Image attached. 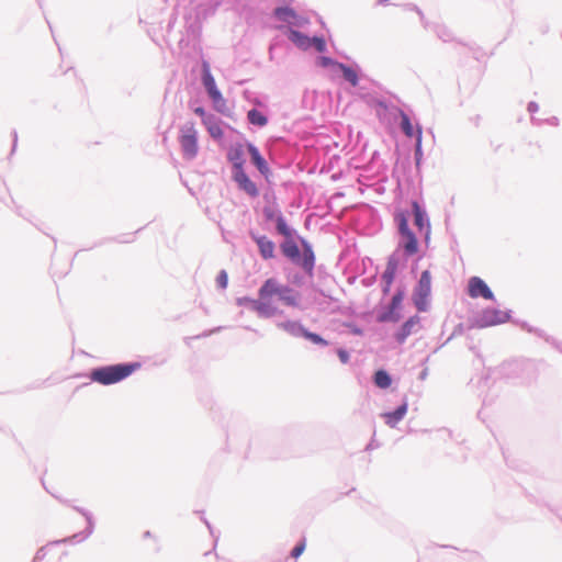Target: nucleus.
Masks as SVG:
<instances>
[{
  "mask_svg": "<svg viewBox=\"0 0 562 562\" xmlns=\"http://www.w3.org/2000/svg\"><path fill=\"white\" fill-rule=\"evenodd\" d=\"M282 252L285 257L297 262L300 259V249L293 240H288L281 246Z\"/></svg>",
  "mask_w": 562,
  "mask_h": 562,
  "instance_id": "17",
  "label": "nucleus"
},
{
  "mask_svg": "<svg viewBox=\"0 0 562 562\" xmlns=\"http://www.w3.org/2000/svg\"><path fill=\"white\" fill-rule=\"evenodd\" d=\"M273 13L278 20L290 25L302 26L308 22L306 19L299 16L293 9L288 7L277 8Z\"/></svg>",
  "mask_w": 562,
  "mask_h": 562,
  "instance_id": "9",
  "label": "nucleus"
},
{
  "mask_svg": "<svg viewBox=\"0 0 562 562\" xmlns=\"http://www.w3.org/2000/svg\"><path fill=\"white\" fill-rule=\"evenodd\" d=\"M419 321L418 316H413L403 324L401 330L396 334V339L400 344L404 342L405 339L414 331V329L419 325Z\"/></svg>",
  "mask_w": 562,
  "mask_h": 562,
  "instance_id": "11",
  "label": "nucleus"
},
{
  "mask_svg": "<svg viewBox=\"0 0 562 562\" xmlns=\"http://www.w3.org/2000/svg\"><path fill=\"white\" fill-rule=\"evenodd\" d=\"M237 170L235 173V180L239 187L251 196L258 195L256 184L247 177L240 165H235Z\"/></svg>",
  "mask_w": 562,
  "mask_h": 562,
  "instance_id": "10",
  "label": "nucleus"
},
{
  "mask_svg": "<svg viewBox=\"0 0 562 562\" xmlns=\"http://www.w3.org/2000/svg\"><path fill=\"white\" fill-rule=\"evenodd\" d=\"M338 357L341 360L342 363H347L349 360V355L346 350H338Z\"/></svg>",
  "mask_w": 562,
  "mask_h": 562,
  "instance_id": "32",
  "label": "nucleus"
},
{
  "mask_svg": "<svg viewBox=\"0 0 562 562\" xmlns=\"http://www.w3.org/2000/svg\"><path fill=\"white\" fill-rule=\"evenodd\" d=\"M468 294L472 299L483 297L485 300H494V294L488 285L479 277H472L468 283Z\"/></svg>",
  "mask_w": 562,
  "mask_h": 562,
  "instance_id": "8",
  "label": "nucleus"
},
{
  "mask_svg": "<svg viewBox=\"0 0 562 562\" xmlns=\"http://www.w3.org/2000/svg\"><path fill=\"white\" fill-rule=\"evenodd\" d=\"M288 37L301 49H307L312 46V40L299 31L289 30Z\"/></svg>",
  "mask_w": 562,
  "mask_h": 562,
  "instance_id": "12",
  "label": "nucleus"
},
{
  "mask_svg": "<svg viewBox=\"0 0 562 562\" xmlns=\"http://www.w3.org/2000/svg\"><path fill=\"white\" fill-rule=\"evenodd\" d=\"M277 229L280 234L284 235V236H289L290 235V229L288 227V225L285 224V222L282 220V218H279L278 222H277Z\"/></svg>",
  "mask_w": 562,
  "mask_h": 562,
  "instance_id": "28",
  "label": "nucleus"
},
{
  "mask_svg": "<svg viewBox=\"0 0 562 562\" xmlns=\"http://www.w3.org/2000/svg\"><path fill=\"white\" fill-rule=\"evenodd\" d=\"M179 142L184 157L193 159L198 154L196 131L193 123L187 124L181 128Z\"/></svg>",
  "mask_w": 562,
  "mask_h": 562,
  "instance_id": "5",
  "label": "nucleus"
},
{
  "mask_svg": "<svg viewBox=\"0 0 562 562\" xmlns=\"http://www.w3.org/2000/svg\"><path fill=\"white\" fill-rule=\"evenodd\" d=\"M391 376L389 375V373L384 370H379L375 372L374 374V383L376 386L381 387V389H386L391 385Z\"/></svg>",
  "mask_w": 562,
  "mask_h": 562,
  "instance_id": "22",
  "label": "nucleus"
},
{
  "mask_svg": "<svg viewBox=\"0 0 562 562\" xmlns=\"http://www.w3.org/2000/svg\"><path fill=\"white\" fill-rule=\"evenodd\" d=\"M249 153H250L252 162L260 170V172L265 173L268 170V168H267V164H266L265 159L262 158V156L260 155L259 150L255 146L250 145Z\"/></svg>",
  "mask_w": 562,
  "mask_h": 562,
  "instance_id": "18",
  "label": "nucleus"
},
{
  "mask_svg": "<svg viewBox=\"0 0 562 562\" xmlns=\"http://www.w3.org/2000/svg\"><path fill=\"white\" fill-rule=\"evenodd\" d=\"M311 40H312V46H314L317 52L323 53L326 49V43H325L324 38L313 37Z\"/></svg>",
  "mask_w": 562,
  "mask_h": 562,
  "instance_id": "26",
  "label": "nucleus"
},
{
  "mask_svg": "<svg viewBox=\"0 0 562 562\" xmlns=\"http://www.w3.org/2000/svg\"><path fill=\"white\" fill-rule=\"evenodd\" d=\"M278 327L292 335H302V329H304L300 323L293 321L281 322L278 324Z\"/></svg>",
  "mask_w": 562,
  "mask_h": 562,
  "instance_id": "21",
  "label": "nucleus"
},
{
  "mask_svg": "<svg viewBox=\"0 0 562 562\" xmlns=\"http://www.w3.org/2000/svg\"><path fill=\"white\" fill-rule=\"evenodd\" d=\"M431 292V274L428 270L422 272L419 282L414 292V303L418 311L427 310L428 297Z\"/></svg>",
  "mask_w": 562,
  "mask_h": 562,
  "instance_id": "4",
  "label": "nucleus"
},
{
  "mask_svg": "<svg viewBox=\"0 0 562 562\" xmlns=\"http://www.w3.org/2000/svg\"><path fill=\"white\" fill-rule=\"evenodd\" d=\"M216 131H218V132H220V127H216V130L211 128V134H212V135H215Z\"/></svg>",
  "mask_w": 562,
  "mask_h": 562,
  "instance_id": "38",
  "label": "nucleus"
},
{
  "mask_svg": "<svg viewBox=\"0 0 562 562\" xmlns=\"http://www.w3.org/2000/svg\"><path fill=\"white\" fill-rule=\"evenodd\" d=\"M247 119L251 124L257 126H265L268 123L267 117L256 109L248 111Z\"/></svg>",
  "mask_w": 562,
  "mask_h": 562,
  "instance_id": "20",
  "label": "nucleus"
},
{
  "mask_svg": "<svg viewBox=\"0 0 562 562\" xmlns=\"http://www.w3.org/2000/svg\"><path fill=\"white\" fill-rule=\"evenodd\" d=\"M256 243L259 247L260 255L265 259H270L274 255V244L266 236L257 237Z\"/></svg>",
  "mask_w": 562,
  "mask_h": 562,
  "instance_id": "13",
  "label": "nucleus"
},
{
  "mask_svg": "<svg viewBox=\"0 0 562 562\" xmlns=\"http://www.w3.org/2000/svg\"><path fill=\"white\" fill-rule=\"evenodd\" d=\"M394 270L395 268H387L386 271L384 272V278L387 280V283H391L392 282V279H393V276H394Z\"/></svg>",
  "mask_w": 562,
  "mask_h": 562,
  "instance_id": "31",
  "label": "nucleus"
},
{
  "mask_svg": "<svg viewBox=\"0 0 562 562\" xmlns=\"http://www.w3.org/2000/svg\"><path fill=\"white\" fill-rule=\"evenodd\" d=\"M395 221L398 224V229L403 238V246L406 254L415 255L418 251V243L413 232L408 228L407 214L404 212L396 213Z\"/></svg>",
  "mask_w": 562,
  "mask_h": 562,
  "instance_id": "3",
  "label": "nucleus"
},
{
  "mask_svg": "<svg viewBox=\"0 0 562 562\" xmlns=\"http://www.w3.org/2000/svg\"><path fill=\"white\" fill-rule=\"evenodd\" d=\"M194 113H195V114H198V115H200V116H204L205 111H204V109H203V108H196V109L194 110Z\"/></svg>",
  "mask_w": 562,
  "mask_h": 562,
  "instance_id": "35",
  "label": "nucleus"
},
{
  "mask_svg": "<svg viewBox=\"0 0 562 562\" xmlns=\"http://www.w3.org/2000/svg\"><path fill=\"white\" fill-rule=\"evenodd\" d=\"M319 63L322 66H329L334 64L333 59L329 57H321Z\"/></svg>",
  "mask_w": 562,
  "mask_h": 562,
  "instance_id": "33",
  "label": "nucleus"
},
{
  "mask_svg": "<svg viewBox=\"0 0 562 562\" xmlns=\"http://www.w3.org/2000/svg\"><path fill=\"white\" fill-rule=\"evenodd\" d=\"M139 367L140 364L137 362L106 366L92 370L90 379L102 385L114 384L130 376Z\"/></svg>",
  "mask_w": 562,
  "mask_h": 562,
  "instance_id": "2",
  "label": "nucleus"
},
{
  "mask_svg": "<svg viewBox=\"0 0 562 562\" xmlns=\"http://www.w3.org/2000/svg\"><path fill=\"white\" fill-rule=\"evenodd\" d=\"M509 319V313L497 308H485L475 318L480 328L504 324Z\"/></svg>",
  "mask_w": 562,
  "mask_h": 562,
  "instance_id": "6",
  "label": "nucleus"
},
{
  "mask_svg": "<svg viewBox=\"0 0 562 562\" xmlns=\"http://www.w3.org/2000/svg\"><path fill=\"white\" fill-rule=\"evenodd\" d=\"M304 550H305V540H303L302 542H300L299 544H296L293 548L291 555L296 559L304 552Z\"/></svg>",
  "mask_w": 562,
  "mask_h": 562,
  "instance_id": "29",
  "label": "nucleus"
},
{
  "mask_svg": "<svg viewBox=\"0 0 562 562\" xmlns=\"http://www.w3.org/2000/svg\"><path fill=\"white\" fill-rule=\"evenodd\" d=\"M216 282H217V284H218V286H220L221 289H225V288L227 286V283H228V277H227V273H226L224 270H222V271L218 273V276H217V278H216Z\"/></svg>",
  "mask_w": 562,
  "mask_h": 562,
  "instance_id": "27",
  "label": "nucleus"
},
{
  "mask_svg": "<svg viewBox=\"0 0 562 562\" xmlns=\"http://www.w3.org/2000/svg\"><path fill=\"white\" fill-rule=\"evenodd\" d=\"M413 212H414V222L415 225L419 228V231H424L425 228H429L428 220L426 218L425 212L420 209L417 201H413L412 203Z\"/></svg>",
  "mask_w": 562,
  "mask_h": 562,
  "instance_id": "14",
  "label": "nucleus"
},
{
  "mask_svg": "<svg viewBox=\"0 0 562 562\" xmlns=\"http://www.w3.org/2000/svg\"><path fill=\"white\" fill-rule=\"evenodd\" d=\"M302 336L304 338H306L307 340L312 341L313 344H316V345H322V346H327L328 342L322 338L319 335L315 334V333H312V331H308L307 329H302Z\"/></svg>",
  "mask_w": 562,
  "mask_h": 562,
  "instance_id": "25",
  "label": "nucleus"
},
{
  "mask_svg": "<svg viewBox=\"0 0 562 562\" xmlns=\"http://www.w3.org/2000/svg\"><path fill=\"white\" fill-rule=\"evenodd\" d=\"M296 263H299L306 272L312 273L314 267V254L310 247L304 249Z\"/></svg>",
  "mask_w": 562,
  "mask_h": 562,
  "instance_id": "15",
  "label": "nucleus"
},
{
  "mask_svg": "<svg viewBox=\"0 0 562 562\" xmlns=\"http://www.w3.org/2000/svg\"><path fill=\"white\" fill-rule=\"evenodd\" d=\"M401 119H402L401 127H402L403 132L405 133V135L407 137H414L415 136L414 127H413L407 114H405L404 112H401Z\"/></svg>",
  "mask_w": 562,
  "mask_h": 562,
  "instance_id": "24",
  "label": "nucleus"
},
{
  "mask_svg": "<svg viewBox=\"0 0 562 562\" xmlns=\"http://www.w3.org/2000/svg\"><path fill=\"white\" fill-rule=\"evenodd\" d=\"M403 296L401 293H397L392 299V308H397L402 303Z\"/></svg>",
  "mask_w": 562,
  "mask_h": 562,
  "instance_id": "30",
  "label": "nucleus"
},
{
  "mask_svg": "<svg viewBox=\"0 0 562 562\" xmlns=\"http://www.w3.org/2000/svg\"><path fill=\"white\" fill-rule=\"evenodd\" d=\"M285 306L299 307L300 293L292 288L281 284L274 278L267 279L258 291V299L251 300V308L261 317H272L280 314L276 302Z\"/></svg>",
  "mask_w": 562,
  "mask_h": 562,
  "instance_id": "1",
  "label": "nucleus"
},
{
  "mask_svg": "<svg viewBox=\"0 0 562 562\" xmlns=\"http://www.w3.org/2000/svg\"><path fill=\"white\" fill-rule=\"evenodd\" d=\"M216 131H218V132H220V127H216V130L211 128V134H212V135H215Z\"/></svg>",
  "mask_w": 562,
  "mask_h": 562,
  "instance_id": "37",
  "label": "nucleus"
},
{
  "mask_svg": "<svg viewBox=\"0 0 562 562\" xmlns=\"http://www.w3.org/2000/svg\"><path fill=\"white\" fill-rule=\"evenodd\" d=\"M203 70V85L212 99L215 108L218 110L221 106L225 105V100L216 87L215 80L210 71V66L206 61L202 65Z\"/></svg>",
  "mask_w": 562,
  "mask_h": 562,
  "instance_id": "7",
  "label": "nucleus"
},
{
  "mask_svg": "<svg viewBox=\"0 0 562 562\" xmlns=\"http://www.w3.org/2000/svg\"><path fill=\"white\" fill-rule=\"evenodd\" d=\"M406 412H407V405L406 404L401 405L394 412L387 413L385 415L386 423L391 426H394L397 422H400L405 416Z\"/></svg>",
  "mask_w": 562,
  "mask_h": 562,
  "instance_id": "19",
  "label": "nucleus"
},
{
  "mask_svg": "<svg viewBox=\"0 0 562 562\" xmlns=\"http://www.w3.org/2000/svg\"><path fill=\"white\" fill-rule=\"evenodd\" d=\"M416 138H417V148H419L420 142H422V128L420 127H417Z\"/></svg>",
  "mask_w": 562,
  "mask_h": 562,
  "instance_id": "34",
  "label": "nucleus"
},
{
  "mask_svg": "<svg viewBox=\"0 0 562 562\" xmlns=\"http://www.w3.org/2000/svg\"><path fill=\"white\" fill-rule=\"evenodd\" d=\"M216 131H218V132H220V127H216V130L211 128V134H212V135H215Z\"/></svg>",
  "mask_w": 562,
  "mask_h": 562,
  "instance_id": "36",
  "label": "nucleus"
},
{
  "mask_svg": "<svg viewBox=\"0 0 562 562\" xmlns=\"http://www.w3.org/2000/svg\"><path fill=\"white\" fill-rule=\"evenodd\" d=\"M339 69L342 71L344 78L349 81L353 87L358 85V75L357 72L351 69L350 67L344 65V64H337Z\"/></svg>",
  "mask_w": 562,
  "mask_h": 562,
  "instance_id": "23",
  "label": "nucleus"
},
{
  "mask_svg": "<svg viewBox=\"0 0 562 562\" xmlns=\"http://www.w3.org/2000/svg\"><path fill=\"white\" fill-rule=\"evenodd\" d=\"M57 559L59 561L60 554L53 547L42 548L35 555L34 562H46L50 559Z\"/></svg>",
  "mask_w": 562,
  "mask_h": 562,
  "instance_id": "16",
  "label": "nucleus"
}]
</instances>
